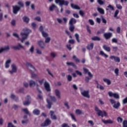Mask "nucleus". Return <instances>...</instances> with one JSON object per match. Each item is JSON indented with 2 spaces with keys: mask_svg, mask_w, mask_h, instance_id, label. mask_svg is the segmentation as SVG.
I'll return each instance as SVG.
<instances>
[{
  "mask_svg": "<svg viewBox=\"0 0 127 127\" xmlns=\"http://www.w3.org/2000/svg\"><path fill=\"white\" fill-rule=\"evenodd\" d=\"M123 127H127V121L125 120L123 123Z\"/></svg>",
  "mask_w": 127,
  "mask_h": 127,
  "instance_id": "62",
  "label": "nucleus"
},
{
  "mask_svg": "<svg viewBox=\"0 0 127 127\" xmlns=\"http://www.w3.org/2000/svg\"><path fill=\"white\" fill-rule=\"evenodd\" d=\"M26 66L28 70H29V71H31V72H34V71H35V67H34V66H33L32 64L29 63H26Z\"/></svg>",
  "mask_w": 127,
  "mask_h": 127,
  "instance_id": "6",
  "label": "nucleus"
},
{
  "mask_svg": "<svg viewBox=\"0 0 127 127\" xmlns=\"http://www.w3.org/2000/svg\"><path fill=\"white\" fill-rule=\"evenodd\" d=\"M112 36H113V33H105L104 34V37H105V39H106V40L110 39Z\"/></svg>",
  "mask_w": 127,
  "mask_h": 127,
  "instance_id": "14",
  "label": "nucleus"
},
{
  "mask_svg": "<svg viewBox=\"0 0 127 127\" xmlns=\"http://www.w3.org/2000/svg\"><path fill=\"white\" fill-rule=\"evenodd\" d=\"M66 48L68 49L69 51H71L72 50V48L71 47V45H66Z\"/></svg>",
  "mask_w": 127,
  "mask_h": 127,
  "instance_id": "63",
  "label": "nucleus"
},
{
  "mask_svg": "<svg viewBox=\"0 0 127 127\" xmlns=\"http://www.w3.org/2000/svg\"><path fill=\"white\" fill-rule=\"evenodd\" d=\"M56 3H59L60 6L63 5H68L69 4V1L65 0H55Z\"/></svg>",
  "mask_w": 127,
  "mask_h": 127,
  "instance_id": "3",
  "label": "nucleus"
},
{
  "mask_svg": "<svg viewBox=\"0 0 127 127\" xmlns=\"http://www.w3.org/2000/svg\"><path fill=\"white\" fill-rule=\"evenodd\" d=\"M113 97L115 99H120V95H119V94L117 93H114V94L113 95Z\"/></svg>",
  "mask_w": 127,
  "mask_h": 127,
  "instance_id": "52",
  "label": "nucleus"
},
{
  "mask_svg": "<svg viewBox=\"0 0 127 127\" xmlns=\"http://www.w3.org/2000/svg\"><path fill=\"white\" fill-rule=\"evenodd\" d=\"M110 58L111 59L114 60V61H115L116 62H118V63L120 62L121 60L120 59V58L118 57H116L114 56H110Z\"/></svg>",
  "mask_w": 127,
  "mask_h": 127,
  "instance_id": "20",
  "label": "nucleus"
},
{
  "mask_svg": "<svg viewBox=\"0 0 127 127\" xmlns=\"http://www.w3.org/2000/svg\"><path fill=\"white\" fill-rule=\"evenodd\" d=\"M55 93L56 97H57V98L60 100V99H61V92H60V91H59L58 89H55Z\"/></svg>",
  "mask_w": 127,
  "mask_h": 127,
  "instance_id": "18",
  "label": "nucleus"
},
{
  "mask_svg": "<svg viewBox=\"0 0 127 127\" xmlns=\"http://www.w3.org/2000/svg\"><path fill=\"white\" fill-rule=\"evenodd\" d=\"M64 105L65 107H66L67 110H69V109H70V106H69V104H68V102H64Z\"/></svg>",
  "mask_w": 127,
  "mask_h": 127,
  "instance_id": "55",
  "label": "nucleus"
},
{
  "mask_svg": "<svg viewBox=\"0 0 127 127\" xmlns=\"http://www.w3.org/2000/svg\"><path fill=\"white\" fill-rule=\"evenodd\" d=\"M82 95L83 97H85V98H88V99L90 98V95L89 94V91L84 90L81 92Z\"/></svg>",
  "mask_w": 127,
  "mask_h": 127,
  "instance_id": "15",
  "label": "nucleus"
},
{
  "mask_svg": "<svg viewBox=\"0 0 127 127\" xmlns=\"http://www.w3.org/2000/svg\"><path fill=\"white\" fill-rule=\"evenodd\" d=\"M69 29L71 32H74V29H75V26L73 24H69Z\"/></svg>",
  "mask_w": 127,
  "mask_h": 127,
  "instance_id": "32",
  "label": "nucleus"
},
{
  "mask_svg": "<svg viewBox=\"0 0 127 127\" xmlns=\"http://www.w3.org/2000/svg\"><path fill=\"white\" fill-rule=\"evenodd\" d=\"M72 87L73 89H74V91H77V90H78V87H77V85H76V84H73L72 85Z\"/></svg>",
  "mask_w": 127,
  "mask_h": 127,
  "instance_id": "60",
  "label": "nucleus"
},
{
  "mask_svg": "<svg viewBox=\"0 0 127 127\" xmlns=\"http://www.w3.org/2000/svg\"><path fill=\"white\" fill-rule=\"evenodd\" d=\"M121 106V103H120V102H118L117 103H115L114 105H113V107L114 108V109H116V110H118L119 108H120Z\"/></svg>",
  "mask_w": 127,
  "mask_h": 127,
  "instance_id": "27",
  "label": "nucleus"
},
{
  "mask_svg": "<svg viewBox=\"0 0 127 127\" xmlns=\"http://www.w3.org/2000/svg\"><path fill=\"white\" fill-rule=\"evenodd\" d=\"M103 81L105 83H107V85H111V84L112 83V82L111 81V80H110L108 78H104Z\"/></svg>",
  "mask_w": 127,
  "mask_h": 127,
  "instance_id": "36",
  "label": "nucleus"
},
{
  "mask_svg": "<svg viewBox=\"0 0 127 127\" xmlns=\"http://www.w3.org/2000/svg\"><path fill=\"white\" fill-rule=\"evenodd\" d=\"M54 8H57V6L54 4H52V5H51L49 8L50 11H53Z\"/></svg>",
  "mask_w": 127,
  "mask_h": 127,
  "instance_id": "31",
  "label": "nucleus"
},
{
  "mask_svg": "<svg viewBox=\"0 0 127 127\" xmlns=\"http://www.w3.org/2000/svg\"><path fill=\"white\" fill-rule=\"evenodd\" d=\"M42 35H43V37H44L45 38H47V37H48V34L47 33V32H43L42 33Z\"/></svg>",
  "mask_w": 127,
  "mask_h": 127,
  "instance_id": "45",
  "label": "nucleus"
},
{
  "mask_svg": "<svg viewBox=\"0 0 127 127\" xmlns=\"http://www.w3.org/2000/svg\"><path fill=\"white\" fill-rule=\"evenodd\" d=\"M16 23V21L14 19H13L11 21V24L12 26H15Z\"/></svg>",
  "mask_w": 127,
  "mask_h": 127,
  "instance_id": "47",
  "label": "nucleus"
},
{
  "mask_svg": "<svg viewBox=\"0 0 127 127\" xmlns=\"http://www.w3.org/2000/svg\"><path fill=\"white\" fill-rule=\"evenodd\" d=\"M94 110L95 112H96V114L98 115V117L103 118V117H107L108 116V114L107 112H106V111H102L101 110L99 109L97 106H95Z\"/></svg>",
  "mask_w": 127,
  "mask_h": 127,
  "instance_id": "2",
  "label": "nucleus"
},
{
  "mask_svg": "<svg viewBox=\"0 0 127 127\" xmlns=\"http://www.w3.org/2000/svg\"><path fill=\"white\" fill-rule=\"evenodd\" d=\"M102 123L105 124V125H108V124H114V121L111 119H109L108 120H105L104 119H102Z\"/></svg>",
  "mask_w": 127,
  "mask_h": 127,
  "instance_id": "19",
  "label": "nucleus"
},
{
  "mask_svg": "<svg viewBox=\"0 0 127 127\" xmlns=\"http://www.w3.org/2000/svg\"><path fill=\"white\" fill-rule=\"evenodd\" d=\"M47 102L48 103V105H47L48 109H51V107L53 105L52 102L50 101V100L47 99Z\"/></svg>",
  "mask_w": 127,
  "mask_h": 127,
  "instance_id": "25",
  "label": "nucleus"
},
{
  "mask_svg": "<svg viewBox=\"0 0 127 127\" xmlns=\"http://www.w3.org/2000/svg\"><path fill=\"white\" fill-rule=\"evenodd\" d=\"M36 53H37V54H39L40 55H41V54H42V52H41V51L38 49H36Z\"/></svg>",
  "mask_w": 127,
  "mask_h": 127,
  "instance_id": "61",
  "label": "nucleus"
},
{
  "mask_svg": "<svg viewBox=\"0 0 127 127\" xmlns=\"http://www.w3.org/2000/svg\"><path fill=\"white\" fill-rule=\"evenodd\" d=\"M46 40H45V43H49V42H50V41L51 40V38L50 37H47L45 38Z\"/></svg>",
  "mask_w": 127,
  "mask_h": 127,
  "instance_id": "49",
  "label": "nucleus"
},
{
  "mask_svg": "<svg viewBox=\"0 0 127 127\" xmlns=\"http://www.w3.org/2000/svg\"><path fill=\"white\" fill-rule=\"evenodd\" d=\"M101 19H102L103 23H104V24H107V20H106V19H105V18H104V16H101Z\"/></svg>",
  "mask_w": 127,
  "mask_h": 127,
  "instance_id": "50",
  "label": "nucleus"
},
{
  "mask_svg": "<svg viewBox=\"0 0 127 127\" xmlns=\"http://www.w3.org/2000/svg\"><path fill=\"white\" fill-rule=\"evenodd\" d=\"M123 103L124 105H125V104H127V97L125 98L123 100Z\"/></svg>",
  "mask_w": 127,
  "mask_h": 127,
  "instance_id": "64",
  "label": "nucleus"
},
{
  "mask_svg": "<svg viewBox=\"0 0 127 127\" xmlns=\"http://www.w3.org/2000/svg\"><path fill=\"white\" fill-rule=\"evenodd\" d=\"M67 80L68 81V82H71L72 81L73 78L72 77V75L68 74L66 76Z\"/></svg>",
  "mask_w": 127,
  "mask_h": 127,
  "instance_id": "42",
  "label": "nucleus"
},
{
  "mask_svg": "<svg viewBox=\"0 0 127 127\" xmlns=\"http://www.w3.org/2000/svg\"><path fill=\"white\" fill-rule=\"evenodd\" d=\"M92 40H93L94 41H101V38L98 36H94L92 38Z\"/></svg>",
  "mask_w": 127,
  "mask_h": 127,
  "instance_id": "37",
  "label": "nucleus"
},
{
  "mask_svg": "<svg viewBox=\"0 0 127 127\" xmlns=\"http://www.w3.org/2000/svg\"><path fill=\"white\" fill-rule=\"evenodd\" d=\"M29 83L30 87H35V85H36L37 91H38L39 93H41V91L40 90H39V85L38 84H36L35 81H34L33 80H30L29 81Z\"/></svg>",
  "mask_w": 127,
  "mask_h": 127,
  "instance_id": "5",
  "label": "nucleus"
},
{
  "mask_svg": "<svg viewBox=\"0 0 127 127\" xmlns=\"http://www.w3.org/2000/svg\"><path fill=\"white\" fill-rule=\"evenodd\" d=\"M24 33H21V34H24V36H26V37H28L29 34L31 32V30L29 29L25 28L23 29Z\"/></svg>",
  "mask_w": 127,
  "mask_h": 127,
  "instance_id": "11",
  "label": "nucleus"
},
{
  "mask_svg": "<svg viewBox=\"0 0 127 127\" xmlns=\"http://www.w3.org/2000/svg\"><path fill=\"white\" fill-rule=\"evenodd\" d=\"M33 114L36 116H39L40 115V110L37 109H35L33 110Z\"/></svg>",
  "mask_w": 127,
  "mask_h": 127,
  "instance_id": "23",
  "label": "nucleus"
},
{
  "mask_svg": "<svg viewBox=\"0 0 127 127\" xmlns=\"http://www.w3.org/2000/svg\"><path fill=\"white\" fill-rule=\"evenodd\" d=\"M103 48L107 52H110V51H111V48L106 45H103Z\"/></svg>",
  "mask_w": 127,
  "mask_h": 127,
  "instance_id": "26",
  "label": "nucleus"
},
{
  "mask_svg": "<svg viewBox=\"0 0 127 127\" xmlns=\"http://www.w3.org/2000/svg\"><path fill=\"white\" fill-rule=\"evenodd\" d=\"M11 70L9 71V72L10 74L12 75L14 73H16L17 72V67H16V65L14 64H12L11 65Z\"/></svg>",
  "mask_w": 127,
  "mask_h": 127,
  "instance_id": "7",
  "label": "nucleus"
},
{
  "mask_svg": "<svg viewBox=\"0 0 127 127\" xmlns=\"http://www.w3.org/2000/svg\"><path fill=\"white\" fill-rule=\"evenodd\" d=\"M50 56L52 58H55L57 57V54L55 52H52L50 53Z\"/></svg>",
  "mask_w": 127,
  "mask_h": 127,
  "instance_id": "39",
  "label": "nucleus"
},
{
  "mask_svg": "<svg viewBox=\"0 0 127 127\" xmlns=\"http://www.w3.org/2000/svg\"><path fill=\"white\" fill-rule=\"evenodd\" d=\"M89 76H85V81L86 83H89L90 80L93 78V75L91 72L88 73Z\"/></svg>",
  "mask_w": 127,
  "mask_h": 127,
  "instance_id": "13",
  "label": "nucleus"
},
{
  "mask_svg": "<svg viewBox=\"0 0 127 127\" xmlns=\"http://www.w3.org/2000/svg\"><path fill=\"white\" fill-rule=\"evenodd\" d=\"M77 22V20L74 18H71L69 22V24H75Z\"/></svg>",
  "mask_w": 127,
  "mask_h": 127,
  "instance_id": "28",
  "label": "nucleus"
},
{
  "mask_svg": "<svg viewBox=\"0 0 127 127\" xmlns=\"http://www.w3.org/2000/svg\"><path fill=\"white\" fill-rule=\"evenodd\" d=\"M57 20L58 22H59V23H60V24H62V22H63L62 19L58 18L57 19Z\"/></svg>",
  "mask_w": 127,
  "mask_h": 127,
  "instance_id": "57",
  "label": "nucleus"
},
{
  "mask_svg": "<svg viewBox=\"0 0 127 127\" xmlns=\"http://www.w3.org/2000/svg\"><path fill=\"white\" fill-rule=\"evenodd\" d=\"M38 44L39 46L42 49H44V48H45V44H44V42H43V41H38Z\"/></svg>",
  "mask_w": 127,
  "mask_h": 127,
  "instance_id": "16",
  "label": "nucleus"
},
{
  "mask_svg": "<svg viewBox=\"0 0 127 127\" xmlns=\"http://www.w3.org/2000/svg\"><path fill=\"white\" fill-rule=\"evenodd\" d=\"M3 14L2 13H0V22L2 21L3 20Z\"/></svg>",
  "mask_w": 127,
  "mask_h": 127,
  "instance_id": "56",
  "label": "nucleus"
},
{
  "mask_svg": "<svg viewBox=\"0 0 127 127\" xmlns=\"http://www.w3.org/2000/svg\"><path fill=\"white\" fill-rule=\"evenodd\" d=\"M30 52L31 53H33L34 52V47L33 46H32L29 49Z\"/></svg>",
  "mask_w": 127,
  "mask_h": 127,
  "instance_id": "53",
  "label": "nucleus"
},
{
  "mask_svg": "<svg viewBox=\"0 0 127 127\" xmlns=\"http://www.w3.org/2000/svg\"><path fill=\"white\" fill-rule=\"evenodd\" d=\"M12 49H14V50H20L21 48H24L23 46L21 45L20 43L18 44V45L17 46H12Z\"/></svg>",
  "mask_w": 127,
  "mask_h": 127,
  "instance_id": "10",
  "label": "nucleus"
},
{
  "mask_svg": "<svg viewBox=\"0 0 127 127\" xmlns=\"http://www.w3.org/2000/svg\"><path fill=\"white\" fill-rule=\"evenodd\" d=\"M10 98H11L12 100H14V101H15V102H18V97L15 96V95H14V94H11Z\"/></svg>",
  "mask_w": 127,
  "mask_h": 127,
  "instance_id": "21",
  "label": "nucleus"
},
{
  "mask_svg": "<svg viewBox=\"0 0 127 127\" xmlns=\"http://www.w3.org/2000/svg\"><path fill=\"white\" fill-rule=\"evenodd\" d=\"M75 38H76V39L77 42H78V43H80V40H79V34H77V33L75 34Z\"/></svg>",
  "mask_w": 127,
  "mask_h": 127,
  "instance_id": "48",
  "label": "nucleus"
},
{
  "mask_svg": "<svg viewBox=\"0 0 127 127\" xmlns=\"http://www.w3.org/2000/svg\"><path fill=\"white\" fill-rule=\"evenodd\" d=\"M44 86L47 92H51V88H50V84L46 80L45 81Z\"/></svg>",
  "mask_w": 127,
  "mask_h": 127,
  "instance_id": "9",
  "label": "nucleus"
},
{
  "mask_svg": "<svg viewBox=\"0 0 127 127\" xmlns=\"http://www.w3.org/2000/svg\"><path fill=\"white\" fill-rule=\"evenodd\" d=\"M83 69L85 74L89 75V73H91V72L89 71V69H87L86 67H83Z\"/></svg>",
  "mask_w": 127,
  "mask_h": 127,
  "instance_id": "44",
  "label": "nucleus"
},
{
  "mask_svg": "<svg viewBox=\"0 0 127 127\" xmlns=\"http://www.w3.org/2000/svg\"><path fill=\"white\" fill-rule=\"evenodd\" d=\"M86 48L88 50H92L94 48V43H91L87 45Z\"/></svg>",
  "mask_w": 127,
  "mask_h": 127,
  "instance_id": "22",
  "label": "nucleus"
},
{
  "mask_svg": "<svg viewBox=\"0 0 127 127\" xmlns=\"http://www.w3.org/2000/svg\"><path fill=\"white\" fill-rule=\"evenodd\" d=\"M22 111L24 112L25 114L26 115L30 116V114L29 113V111H28V109H27V108L23 109Z\"/></svg>",
  "mask_w": 127,
  "mask_h": 127,
  "instance_id": "43",
  "label": "nucleus"
},
{
  "mask_svg": "<svg viewBox=\"0 0 127 127\" xmlns=\"http://www.w3.org/2000/svg\"><path fill=\"white\" fill-rule=\"evenodd\" d=\"M119 12H120V11L119 10H116L115 11V12L114 13V17H117L118 16V15L119 14Z\"/></svg>",
  "mask_w": 127,
  "mask_h": 127,
  "instance_id": "51",
  "label": "nucleus"
},
{
  "mask_svg": "<svg viewBox=\"0 0 127 127\" xmlns=\"http://www.w3.org/2000/svg\"><path fill=\"white\" fill-rule=\"evenodd\" d=\"M100 55H101V56H104V57H105V58H108V57H109V56L104 53L103 51H101L100 52Z\"/></svg>",
  "mask_w": 127,
  "mask_h": 127,
  "instance_id": "40",
  "label": "nucleus"
},
{
  "mask_svg": "<svg viewBox=\"0 0 127 127\" xmlns=\"http://www.w3.org/2000/svg\"><path fill=\"white\" fill-rule=\"evenodd\" d=\"M47 72L49 74V75H50L52 77V78H54V75H53V73L49 70V69H47Z\"/></svg>",
  "mask_w": 127,
  "mask_h": 127,
  "instance_id": "46",
  "label": "nucleus"
},
{
  "mask_svg": "<svg viewBox=\"0 0 127 127\" xmlns=\"http://www.w3.org/2000/svg\"><path fill=\"white\" fill-rule=\"evenodd\" d=\"M22 19L24 22H25L26 23H28V22H29V18H28L27 16H24L22 18Z\"/></svg>",
  "mask_w": 127,
  "mask_h": 127,
  "instance_id": "30",
  "label": "nucleus"
},
{
  "mask_svg": "<svg viewBox=\"0 0 127 127\" xmlns=\"http://www.w3.org/2000/svg\"><path fill=\"white\" fill-rule=\"evenodd\" d=\"M72 8H74V9H81V7L79 6L78 5L74 4L73 3H71L70 4Z\"/></svg>",
  "mask_w": 127,
  "mask_h": 127,
  "instance_id": "24",
  "label": "nucleus"
},
{
  "mask_svg": "<svg viewBox=\"0 0 127 127\" xmlns=\"http://www.w3.org/2000/svg\"><path fill=\"white\" fill-rule=\"evenodd\" d=\"M50 115L51 116V118L52 120H55L56 121L57 120V116L55 115V114L54 113V112L53 111H51L50 112Z\"/></svg>",
  "mask_w": 127,
  "mask_h": 127,
  "instance_id": "17",
  "label": "nucleus"
},
{
  "mask_svg": "<svg viewBox=\"0 0 127 127\" xmlns=\"http://www.w3.org/2000/svg\"><path fill=\"white\" fill-rule=\"evenodd\" d=\"M97 2H98L100 5H103V4H104V1L102 0H97Z\"/></svg>",
  "mask_w": 127,
  "mask_h": 127,
  "instance_id": "59",
  "label": "nucleus"
},
{
  "mask_svg": "<svg viewBox=\"0 0 127 127\" xmlns=\"http://www.w3.org/2000/svg\"><path fill=\"white\" fill-rule=\"evenodd\" d=\"M66 64L67 65H70V66H72V67H74V68H75V69H77V66L76 65V64H74V63H69V62H67Z\"/></svg>",
  "mask_w": 127,
  "mask_h": 127,
  "instance_id": "38",
  "label": "nucleus"
},
{
  "mask_svg": "<svg viewBox=\"0 0 127 127\" xmlns=\"http://www.w3.org/2000/svg\"><path fill=\"white\" fill-rule=\"evenodd\" d=\"M49 97L50 98L51 100H52L53 102H54L55 103H56V102H57V99H56V97L55 96L49 95Z\"/></svg>",
  "mask_w": 127,
  "mask_h": 127,
  "instance_id": "29",
  "label": "nucleus"
},
{
  "mask_svg": "<svg viewBox=\"0 0 127 127\" xmlns=\"http://www.w3.org/2000/svg\"><path fill=\"white\" fill-rule=\"evenodd\" d=\"M31 104V97L29 95H27L25 97V101L23 102L24 106H29Z\"/></svg>",
  "mask_w": 127,
  "mask_h": 127,
  "instance_id": "4",
  "label": "nucleus"
},
{
  "mask_svg": "<svg viewBox=\"0 0 127 127\" xmlns=\"http://www.w3.org/2000/svg\"><path fill=\"white\" fill-rule=\"evenodd\" d=\"M17 4H18L19 6L17 5L12 6L13 13H14V14H17V12L21 9V7H24V4L23 2L21 1H19L17 2Z\"/></svg>",
  "mask_w": 127,
  "mask_h": 127,
  "instance_id": "1",
  "label": "nucleus"
},
{
  "mask_svg": "<svg viewBox=\"0 0 127 127\" xmlns=\"http://www.w3.org/2000/svg\"><path fill=\"white\" fill-rule=\"evenodd\" d=\"M9 49L10 48L8 45L1 47V48H0V54H1L2 52H4V51H7V50H9Z\"/></svg>",
  "mask_w": 127,
  "mask_h": 127,
  "instance_id": "12",
  "label": "nucleus"
},
{
  "mask_svg": "<svg viewBox=\"0 0 127 127\" xmlns=\"http://www.w3.org/2000/svg\"><path fill=\"white\" fill-rule=\"evenodd\" d=\"M97 10L101 13V14H105V11L104 10V9L98 7H97Z\"/></svg>",
  "mask_w": 127,
  "mask_h": 127,
  "instance_id": "35",
  "label": "nucleus"
},
{
  "mask_svg": "<svg viewBox=\"0 0 127 127\" xmlns=\"http://www.w3.org/2000/svg\"><path fill=\"white\" fill-rule=\"evenodd\" d=\"M75 114L76 115H83L84 114V113H83V111L79 109H76L75 110Z\"/></svg>",
  "mask_w": 127,
  "mask_h": 127,
  "instance_id": "34",
  "label": "nucleus"
},
{
  "mask_svg": "<svg viewBox=\"0 0 127 127\" xmlns=\"http://www.w3.org/2000/svg\"><path fill=\"white\" fill-rule=\"evenodd\" d=\"M20 35L22 37V39H21V43H23V42H24V40L25 39H27V37L25 36L24 34H20Z\"/></svg>",
  "mask_w": 127,
  "mask_h": 127,
  "instance_id": "33",
  "label": "nucleus"
},
{
  "mask_svg": "<svg viewBox=\"0 0 127 127\" xmlns=\"http://www.w3.org/2000/svg\"><path fill=\"white\" fill-rule=\"evenodd\" d=\"M72 59H73V60H74V61H75V62H77V63H80V60L77 58V57H76V56L73 55L72 57Z\"/></svg>",
  "mask_w": 127,
  "mask_h": 127,
  "instance_id": "41",
  "label": "nucleus"
},
{
  "mask_svg": "<svg viewBox=\"0 0 127 127\" xmlns=\"http://www.w3.org/2000/svg\"><path fill=\"white\" fill-rule=\"evenodd\" d=\"M119 68H116L114 70V72L116 74V76H118L119 75Z\"/></svg>",
  "mask_w": 127,
  "mask_h": 127,
  "instance_id": "54",
  "label": "nucleus"
},
{
  "mask_svg": "<svg viewBox=\"0 0 127 127\" xmlns=\"http://www.w3.org/2000/svg\"><path fill=\"white\" fill-rule=\"evenodd\" d=\"M52 123L51 120H50V119H47L44 122V123H42L41 125V126L42 127H48V126H49V125H51Z\"/></svg>",
  "mask_w": 127,
  "mask_h": 127,
  "instance_id": "8",
  "label": "nucleus"
},
{
  "mask_svg": "<svg viewBox=\"0 0 127 127\" xmlns=\"http://www.w3.org/2000/svg\"><path fill=\"white\" fill-rule=\"evenodd\" d=\"M110 102L112 104V105H115V104H116V100H115L113 99H110Z\"/></svg>",
  "mask_w": 127,
  "mask_h": 127,
  "instance_id": "58",
  "label": "nucleus"
}]
</instances>
